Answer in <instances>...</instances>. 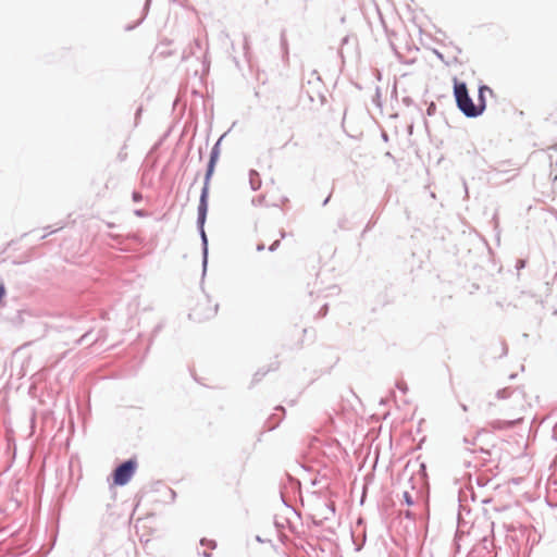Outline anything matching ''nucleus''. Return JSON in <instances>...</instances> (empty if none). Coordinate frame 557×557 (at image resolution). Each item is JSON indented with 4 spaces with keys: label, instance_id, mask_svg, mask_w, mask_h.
<instances>
[{
    "label": "nucleus",
    "instance_id": "f257e3e1",
    "mask_svg": "<svg viewBox=\"0 0 557 557\" xmlns=\"http://www.w3.org/2000/svg\"><path fill=\"white\" fill-rule=\"evenodd\" d=\"M218 159H219V150L216 148H214L211 151V156H210V160H209V164H208V170H207V173H206L205 186H203L202 191H201L200 203H199V208H198V214H199V222L200 223H203L205 219H206V214H207V210H208L207 198H208V194H209V182H210V178H211V176L213 174L214 166H215V163H216Z\"/></svg>",
    "mask_w": 557,
    "mask_h": 557
},
{
    "label": "nucleus",
    "instance_id": "f03ea898",
    "mask_svg": "<svg viewBox=\"0 0 557 557\" xmlns=\"http://www.w3.org/2000/svg\"><path fill=\"white\" fill-rule=\"evenodd\" d=\"M454 94L457 101L458 108L467 115V116H478L480 115V110L474 108V103L468 95V89L465 83H458L455 81Z\"/></svg>",
    "mask_w": 557,
    "mask_h": 557
},
{
    "label": "nucleus",
    "instance_id": "7ed1b4c3",
    "mask_svg": "<svg viewBox=\"0 0 557 557\" xmlns=\"http://www.w3.org/2000/svg\"><path fill=\"white\" fill-rule=\"evenodd\" d=\"M136 469V462L133 460H127L121 466H119L113 472V483L114 485H124L126 484L133 476Z\"/></svg>",
    "mask_w": 557,
    "mask_h": 557
},
{
    "label": "nucleus",
    "instance_id": "20e7f679",
    "mask_svg": "<svg viewBox=\"0 0 557 557\" xmlns=\"http://www.w3.org/2000/svg\"><path fill=\"white\" fill-rule=\"evenodd\" d=\"M216 312H218V305H212L211 302H206L203 305H199L196 309V314L197 315H201L203 313H207L205 314L203 319L205 320H208V319H211L213 317L216 315Z\"/></svg>",
    "mask_w": 557,
    "mask_h": 557
},
{
    "label": "nucleus",
    "instance_id": "39448f33",
    "mask_svg": "<svg viewBox=\"0 0 557 557\" xmlns=\"http://www.w3.org/2000/svg\"><path fill=\"white\" fill-rule=\"evenodd\" d=\"M492 94V89L487 86H481L479 89L478 103L474 106L475 109L480 110V114L485 109V95Z\"/></svg>",
    "mask_w": 557,
    "mask_h": 557
},
{
    "label": "nucleus",
    "instance_id": "423d86ee",
    "mask_svg": "<svg viewBox=\"0 0 557 557\" xmlns=\"http://www.w3.org/2000/svg\"><path fill=\"white\" fill-rule=\"evenodd\" d=\"M280 240H281V238L275 239V240L273 242V244L269 247V249H270L271 251L275 250V249H276V247L280 245Z\"/></svg>",
    "mask_w": 557,
    "mask_h": 557
},
{
    "label": "nucleus",
    "instance_id": "0eeeda50",
    "mask_svg": "<svg viewBox=\"0 0 557 557\" xmlns=\"http://www.w3.org/2000/svg\"><path fill=\"white\" fill-rule=\"evenodd\" d=\"M4 295H5V287L3 284H0V301L2 300Z\"/></svg>",
    "mask_w": 557,
    "mask_h": 557
},
{
    "label": "nucleus",
    "instance_id": "6e6552de",
    "mask_svg": "<svg viewBox=\"0 0 557 557\" xmlns=\"http://www.w3.org/2000/svg\"><path fill=\"white\" fill-rule=\"evenodd\" d=\"M405 497H406V502H407L408 504H411V502H410V499H409V497H408V494H407V493H405Z\"/></svg>",
    "mask_w": 557,
    "mask_h": 557
},
{
    "label": "nucleus",
    "instance_id": "1a4fd4ad",
    "mask_svg": "<svg viewBox=\"0 0 557 557\" xmlns=\"http://www.w3.org/2000/svg\"><path fill=\"white\" fill-rule=\"evenodd\" d=\"M258 250H263L264 249V245H258Z\"/></svg>",
    "mask_w": 557,
    "mask_h": 557
}]
</instances>
